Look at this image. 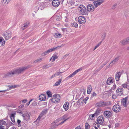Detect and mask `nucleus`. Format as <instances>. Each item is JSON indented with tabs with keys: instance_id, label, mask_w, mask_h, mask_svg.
Instances as JSON below:
<instances>
[{
	"instance_id": "1",
	"label": "nucleus",
	"mask_w": 129,
	"mask_h": 129,
	"mask_svg": "<svg viewBox=\"0 0 129 129\" xmlns=\"http://www.w3.org/2000/svg\"><path fill=\"white\" fill-rule=\"evenodd\" d=\"M31 66L28 65L26 66L23 67L19 69L11 71L5 74L4 78L10 77L13 76L15 74L19 75L22 73L25 70L31 67Z\"/></svg>"
},
{
	"instance_id": "2",
	"label": "nucleus",
	"mask_w": 129,
	"mask_h": 129,
	"mask_svg": "<svg viewBox=\"0 0 129 129\" xmlns=\"http://www.w3.org/2000/svg\"><path fill=\"white\" fill-rule=\"evenodd\" d=\"M111 104V102L109 101H101L97 103L95 105L96 106L98 107H102L108 106Z\"/></svg>"
},
{
	"instance_id": "3",
	"label": "nucleus",
	"mask_w": 129,
	"mask_h": 129,
	"mask_svg": "<svg viewBox=\"0 0 129 129\" xmlns=\"http://www.w3.org/2000/svg\"><path fill=\"white\" fill-rule=\"evenodd\" d=\"M78 10H80V14L83 15H87L88 13L86 12L85 7L83 5H80L78 8Z\"/></svg>"
},
{
	"instance_id": "4",
	"label": "nucleus",
	"mask_w": 129,
	"mask_h": 129,
	"mask_svg": "<svg viewBox=\"0 0 129 129\" xmlns=\"http://www.w3.org/2000/svg\"><path fill=\"white\" fill-rule=\"evenodd\" d=\"M60 97L59 94L54 95L52 98L50 99L51 101L53 103H57L59 102L60 100Z\"/></svg>"
},
{
	"instance_id": "5",
	"label": "nucleus",
	"mask_w": 129,
	"mask_h": 129,
	"mask_svg": "<svg viewBox=\"0 0 129 129\" xmlns=\"http://www.w3.org/2000/svg\"><path fill=\"white\" fill-rule=\"evenodd\" d=\"M11 33L9 31H6L3 33V36L6 40L9 39L11 38Z\"/></svg>"
},
{
	"instance_id": "6",
	"label": "nucleus",
	"mask_w": 129,
	"mask_h": 129,
	"mask_svg": "<svg viewBox=\"0 0 129 129\" xmlns=\"http://www.w3.org/2000/svg\"><path fill=\"white\" fill-rule=\"evenodd\" d=\"M86 21V18L82 16H79L78 18V21L80 24H83Z\"/></svg>"
},
{
	"instance_id": "7",
	"label": "nucleus",
	"mask_w": 129,
	"mask_h": 129,
	"mask_svg": "<svg viewBox=\"0 0 129 129\" xmlns=\"http://www.w3.org/2000/svg\"><path fill=\"white\" fill-rule=\"evenodd\" d=\"M69 118H67L66 119H65L63 121L61 122L60 123H59L58 124H55V123H56V122L57 121V122H58L59 121L58 120H56L54 122H53L52 123V124H55L54 126H53L52 127V126L51 128L52 129V127H53V128H55L56 127L58 126L59 125H61V124L63 123L64 122L67 120Z\"/></svg>"
},
{
	"instance_id": "8",
	"label": "nucleus",
	"mask_w": 129,
	"mask_h": 129,
	"mask_svg": "<svg viewBox=\"0 0 129 129\" xmlns=\"http://www.w3.org/2000/svg\"><path fill=\"white\" fill-rule=\"evenodd\" d=\"M104 116L107 118H109L112 116V112L109 111H105L104 112Z\"/></svg>"
},
{
	"instance_id": "9",
	"label": "nucleus",
	"mask_w": 129,
	"mask_h": 129,
	"mask_svg": "<svg viewBox=\"0 0 129 129\" xmlns=\"http://www.w3.org/2000/svg\"><path fill=\"white\" fill-rule=\"evenodd\" d=\"M121 109L120 106L118 104L115 105L113 106V110L116 113L120 111Z\"/></svg>"
},
{
	"instance_id": "10",
	"label": "nucleus",
	"mask_w": 129,
	"mask_h": 129,
	"mask_svg": "<svg viewBox=\"0 0 129 129\" xmlns=\"http://www.w3.org/2000/svg\"><path fill=\"white\" fill-rule=\"evenodd\" d=\"M15 86H10V85L5 86H4V88L6 89L0 91V92H3L9 90H10L12 88H16Z\"/></svg>"
},
{
	"instance_id": "11",
	"label": "nucleus",
	"mask_w": 129,
	"mask_h": 129,
	"mask_svg": "<svg viewBox=\"0 0 129 129\" xmlns=\"http://www.w3.org/2000/svg\"><path fill=\"white\" fill-rule=\"evenodd\" d=\"M97 121L101 124H103L104 122V117L103 116H99L97 118Z\"/></svg>"
},
{
	"instance_id": "12",
	"label": "nucleus",
	"mask_w": 129,
	"mask_h": 129,
	"mask_svg": "<svg viewBox=\"0 0 129 129\" xmlns=\"http://www.w3.org/2000/svg\"><path fill=\"white\" fill-rule=\"evenodd\" d=\"M94 9V7L93 5L89 4L87 7V10L89 12H92Z\"/></svg>"
},
{
	"instance_id": "13",
	"label": "nucleus",
	"mask_w": 129,
	"mask_h": 129,
	"mask_svg": "<svg viewBox=\"0 0 129 129\" xmlns=\"http://www.w3.org/2000/svg\"><path fill=\"white\" fill-rule=\"evenodd\" d=\"M116 93L118 96H121L123 94V89L121 88H119L116 90Z\"/></svg>"
},
{
	"instance_id": "14",
	"label": "nucleus",
	"mask_w": 129,
	"mask_h": 129,
	"mask_svg": "<svg viewBox=\"0 0 129 129\" xmlns=\"http://www.w3.org/2000/svg\"><path fill=\"white\" fill-rule=\"evenodd\" d=\"M104 1V0H99L94 1L93 3L95 7L96 8L98 6L100 5L103 3Z\"/></svg>"
},
{
	"instance_id": "15",
	"label": "nucleus",
	"mask_w": 129,
	"mask_h": 129,
	"mask_svg": "<svg viewBox=\"0 0 129 129\" xmlns=\"http://www.w3.org/2000/svg\"><path fill=\"white\" fill-rule=\"evenodd\" d=\"M127 97L123 98L121 101V104L125 107H126L127 105Z\"/></svg>"
},
{
	"instance_id": "16",
	"label": "nucleus",
	"mask_w": 129,
	"mask_h": 129,
	"mask_svg": "<svg viewBox=\"0 0 129 129\" xmlns=\"http://www.w3.org/2000/svg\"><path fill=\"white\" fill-rule=\"evenodd\" d=\"M60 2L57 0H54L52 2V5L54 7H57L59 5Z\"/></svg>"
},
{
	"instance_id": "17",
	"label": "nucleus",
	"mask_w": 129,
	"mask_h": 129,
	"mask_svg": "<svg viewBox=\"0 0 129 129\" xmlns=\"http://www.w3.org/2000/svg\"><path fill=\"white\" fill-rule=\"evenodd\" d=\"M39 99L41 101H44L46 99V95L44 94H41L40 95L39 97Z\"/></svg>"
},
{
	"instance_id": "18",
	"label": "nucleus",
	"mask_w": 129,
	"mask_h": 129,
	"mask_svg": "<svg viewBox=\"0 0 129 129\" xmlns=\"http://www.w3.org/2000/svg\"><path fill=\"white\" fill-rule=\"evenodd\" d=\"M119 57H116L115 59L113 60L110 63V64L107 67V68H109V67H110L111 66V64L112 63V64H114L116 62L118 61V60H119Z\"/></svg>"
},
{
	"instance_id": "19",
	"label": "nucleus",
	"mask_w": 129,
	"mask_h": 129,
	"mask_svg": "<svg viewBox=\"0 0 129 129\" xmlns=\"http://www.w3.org/2000/svg\"><path fill=\"white\" fill-rule=\"evenodd\" d=\"M121 75V73L120 72H118L115 75V79L116 81H118L119 78Z\"/></svg>"
},
{
	"instance_id": "20",
	"label": "nucleus",
	"mask_w": 129,
	"mask_h": 129,
	"mask_svg": "<svg viewBox=\"0 0 129 129\" xmlns=\"http://www.w3.org/2000/svg\"><path fill=\"white\" fill-rule=\"evenodd\" d=\"M29 23L26 22L22 25L21 27V29L22 30H24L25 28H27L28 26Z\"/></svg>"
},
{
	"instance_id": "21",
	"label": "nucleus",
	"mask_w": 129,
	"mask_h": 129,
	"mask_svg": "<svg viewBox=\"0 0 129 129\" xmlns=\"http://www.w3.org/2000/svg\"><path fill=\"white\" fill-rule=\"evenodd\" d=\"M113 80L112 77L108 78L107 81V83L108 84H110L113 82Z\"/></svg>"
},
{
	"instance_id": "22",
	"label": "nucleus",
	"mask_w": 129,
	"mask_h": 129,
	"mask_svg": "<svg viewBox=\"0 0 129 129\" xmlns=\"http://www.w3.org/2000/svg\"><path fill=\"white\" fill-rule=\"evenodd\" d=\"M16 113H15L11 114L10 115V118L12 121L13 123L15 122V121L14 119V117Z\"/></svg>"
},
{
	"instance_id": "23",
	"label": "nucleus",
	"mask_w": 129,
	"mask_h": 129,
	"mask_svg": "<svg viewBox=\"0 0 129 129\" xmlns=\"http://www.w3.org/2000/svg\"><path fill=\"white\" fill-rule=\"evenodd\" d=\"M58 57V56L57 55L54 54L50 59V61L52 60V62L55 59H57Z\"/></svg>"
},
{
	"instance_id": "24",
	"label": "nucleus",
	"mask_w": 129,
	"mask_h": 129,
	"mask_svg": "<svg viewBox=\"0 0 129 129\" xmlns=\"http://www.w3.org/2000/svg\"><path fill=\"white\" fill-rule=\"evenodd\" d=\"M120 43L122 45H124L128 44L126 39L121 40L120 41Z\"/></svg>"
},
{
	"instance_id": "25",
	"label": "nucleus",
	"mask_w": 129,
	"mask_h": 129,
	"mask_svg": "<svg viewBox=\"0 0 129 129\" xmlns=\"http://www.w3.org/2000/svg\"><path fill=\"white\" fill-rule=\"evenodd\" d=\"M64 45V44H62L60 46H58L57 47H53L52 48L50 49V50L51 52L54 51L56 49H57L61 47H62Z\"/></svg>"
},
{
	"instance_id": "26",
	"label": "nucleus",
	"mask_w": 129,
	"mask_h": 129,
	"mask_svg": "<svg viewBox=\"0 0 129 129\" xmlns=\"http://www.w3.org/2000/svg\"><path fill=\"white\" fill-rule=\"evenodd\" d=\"M5 42L2 37H0V45L4 46L5 44Z\"/></svg>"
},
{
	"instance_id": "27",
	"label": "nucleus",
	"mask_w": 129,
	"mask_h": 129,
	"mask_svg": "<svg viewBox=\"0 0 129 129\" xmlns=\"http://www.w3.org/2000/svg\"><path fill=\"white\" fill-rule=\"evenodd\" d=\"M69 104V103L68 102H66L64 104L63 106V107L64 109H65L66 111H67L68 109V105Z\"/></svg>"
},
{
	"instance_id": "28",
	"label": "nucleus",
	"mask_w": 129,
	"mask_h": 129,
	"mask_svg": "<svg viewBox=\"0 0 129 129\" xmlns=\"http://www.w3.org/2000/svg\"><path fill=\"white\" fill-rule=\"evenodd\" d=\"M50 50V49H49L47 51H45L43 53H42V55L45 56L47 55L50 52H51Z\"/></svg>"
},
{
	"instance_id": "29",
	"label": "nucleus",
	"mask_w": 129,
	"mask_h": 129,
	"mask_svg": "<svg viewBox=\"0 0 129 129\" xmlns=\"http://www.w3.org/2000/svg\"><path fill=\"white\" fill-rule=\"evenodd\" d=\"M82 70V68L81 67L77 70H76L72 74L74 75H75L78 72L81 71Z\"/></svg>"
},
{
	"instance_id": "30",
	"label": "nucleus",
	"mask_w": 129,
	"mask_h": 129,
	"mask_svg": "<svg viewBox=\"0 0 129 129\" xmlns=\"http://www.w3.org/2000/svg\"><path fill=\"white\" fill-rule=\"evenodd\" d=\"M87 93L88 94L90 93L92 90V87L91 85H89L87 87Z\"/></svg>"
},
{
	"instance_id": "31",
	"label": "nucleus",
	"mask_w": 129,
	"mask_h": 129,
	"mask_svg": "<svg viewBox=\"0 0 129 129\" xmlns=\"http://www.w3.org/2000/svg\"><path fill=\"white\" fill-rule=\"evenodd\" d=\"M98 123H95L93 124V126L95 129H98L100 125Z\"/></svg>"
},
{
	"instance_id": "32",
	"label": "nucleus",
	"mask_w": 129,
	"mask_h": 129,
	"mask_svg": "<svg viewBox=\"0 0 129 129\" xmlns=\"http://www.w3.org/2000/svg\"><path fill=\"white\" fill-rule=\"evenodd\" d=\"M101 111V110L100 109H97L96 110V112L94 113L95 114V115L96 116L97 115H99Z\"/></svg>"
},
{
	"instance_id": "33",
	"label": "nucleus",
	"mask_w": 129,
	"mask_h": 129,
	"mask_svg": "<svg viewBox=\"0 0 129 129\" xmlns=\"http://www.w3.org/2000/svg\"><path fill=\"white\" fill-rule=\"evenodd\" d=\"M42 60V58H40L39 59H38L35 61H34L33 63H36L37 62H39L41 61Z\"/></svg>"
},
{
	"instance_id": "34",
	"label": "nucleus",
	"mask_w": 129,
	"mask_h": 129,
	"mask_svg": "<svg viewBox=\"0 0 129 129\" xmlns=\"http://www.w3.org/2000/svg\"><path fill=\"white\" fill-rule=\"evenodd\" d=\"M62 81L61 79H59L58 81L56 82L55 84L54 85L55 86H57L60 85V83Z\"/></svg>"
},
{
	"instance_id": "35",
	"label": "nucleus",
	"mask_w": 129,
	"mask_h": 129,
	"mask_svg": "<svg viewBox=\"0 0 129 129\" xmlns=\"http://www.w3.org/2000/svg\"><path fill=\"white\" fill-rule=\"evenodd\" d=\"M2 124L6 125H7V123L6 121H4L3 120H0V125Z\"/></svg>"
},
{
	"instance_id": "36",
	"label": "nucleus",
	"mask_w": 129,
	"mask_h": 129,
	"mask_svg": "<svg viewBox=\"0 0 129 129\" xmlns=\"http://www.w3.org/2000/svg\"><path fill=\"white\" fill-rule=\"evenodd\" d=\"M54 36L56 38H60L61 36V34L59 33H57L55 34Z\"/></svg>"
},
{
	"instance_id": "37",
	"label": "nucleus",
	"mask_w": 129,
	"mask_h": 129,
	"mask_svg": "<svg viewBox=\"0 0 129 129\" xmlns=\"http://www.w3.org/2000/svg\"><path fill=\"white\" fill-rule=\"evenodd\" d=\"M95 116H96V115L94 114H93L90 115H89V117L88 118V119H93Z\"/></svg>"
},
{
	"instance_id": "38",
	"label": "nucleus",
	"mask_w": 129,
	"mask_h": 129,
	"mask_svg": "<svg viewBox=\"0 0 129 129\" xmlns=\"http://www.w3.org/2000/svg\"><path fill=\"white\" fill-rule=\"evenodd\" d=\"M47 110L46 109L45 110L42 111L41 113V116H42L43 115H44L47 112Z\"/></svg>"
},
{
	"instance_id": "39",
	"label": "nucleus",
	"mask_w": 129,
	"mask_h": 129,
	"mask_svg": "<svg viewBox=\"0 0 129 129\" xmlns=\"http://www.w3.org/2000/svg\"><path fill=\"white\" fill-rule=\"evenodd\" d=\"M47 94L49 97H52V94L50 91H48L47 92Z\"/></svg>"
},
{
	"instance_id": "40",
	"label": "nucleus",
	"mask_w": 129,
	"mask_h": 129,
	"mask_svg": "<svg viewBox=\"0 0 129 129\" xmlns=\"http://www.w3.org/2000/svg\"><path fill=\"white\" fill-rule=\"evenodd\" d=\"M89 98L88 97H86L82 101H81V103H84L85 104H86V101Z\"/></svg>"
},
{
	"instance_id": "41",
	"label": "nucleus",
	"mask_w": 129,
	"mask_h": 129,
	"mask_svg": "<svg viewBox=\"0 0 129 129\" xmlns=\"http://www.w3.org/2000/svg\"><path fill=\"white\" fill-rule=\"evenodd\" d=\"M51 67L50 65H46L45 66H44L43 67V68L44 69H46L47 68H48L49 67Z\"/></svg>"
},
{
	"instance_id": "42",
	"label": "nucleus",
	"mask_w": 129,
	"mask_h": 129,
	"mask_svg": "<svg viewBox=\"0 0 129 129\" xmlns=\"http://www.w3.org/2000/svg\"><path fill=\"white\" fill-rule=\"evenodd\" d=\"M85 128L86 129H88L90 127V126L87 123H86L85 124Z\"/></svg>"
},
{
	"instance_id": "43",
	"label": "nucleus",
	"mask_w": 129,
	"mask_h": 129,
	"mask_svg": "<svg viewBox=\"0 0 129 129\" xmlns=\"http://www.w3.org/2000/svg\"><path fill=\"white\" fill-rule=\"evenodd\" d=\"M106 33H104L102 35V41H103L105 39V37H106Z\"/></svg>"
},
{
	"instance_id": "44",
	"label": "nucleus",
	"mask_w": 129,
	"mask_h": 129,
	"mask_svg": "<svg viewBox=\"0 0 129 129\" xmlns=\"http://www.w3.org/2000/svg\"><path fill=\"white\" fill-rule=\"evenodd\" d=\"M61 18V16L60 15H58L56 16V19L57 20L59 21L60 20Z\"/></svg>"
},
{
	"instance_id": "45",
	"label": "nucleus",
	"mask_w": 129,
	"mask_h": 129,
	"mask_svg": "<svg viewBox=\"0 0 129 129\" xmlns=\"http://www.w3.org/2000/svg\"><path fill=\"white\" fill-rule=\"evenodd\" d=\"M102 41H101L99 42L97 45H96L94 48L93 50L94 51L96 48H97L101 44Z\"/></svg>"
},
{
	"instance_id": "46",
	"label": "nucleus",
	"mask_w": 129,
	"mask_h": 129,
	"mask_svg": "<svg viewBox=\"0 0 129 129\" xmlns=\"http://www.w3.org/2000/svg\"><path fill=\"white\" fill-rule=\"evenodd\" d=\"M72 25L73 26L77 27L78 26V24L77 23L74 22L72 23Z\"/></svg>"
},
{
	"instance_id": "47",
	"label": "nucleus",
	"mask_w": 129,
	"mask_h": 129,
	"mask_svg": "<svg viewBox=\"0 0 129 129\" xmlns=\"http://www.w3.org/2000/svg\"><path fill=\"white\" fill-rule=\"evenodd\" d=\"M27 101V100L26 99H25L21 101L20 102V103H21V102L22 103H25Z\"/></svg>"
},
{
	"instance_id": "48",
	"label": "nucleus",
	"mask_w": 129,
	"mask_h": 129,
	"mask_svg": "<svg viewBox=\"0 0 129 129\" xmlns=\"http://www.w3.org/2000/svg\"><path fill=\"white\" fill-rule=\"evenodd\" d=\"M62 73L61 72H58L55 73L54 75L55 77L58 76L60 75V74H61Z\"/></svg>"
},
{
	"instance_id": "49",
	"label": "nucleus",
	"mask_w": 129,
	"mask_h": 129,
	"mask_svg": "<svg viewBox=\"0 0 129 129\" xmlns=\"http://www.w3.org/2000/svg\"><path fill=\"white\" fill-rule=\"evenodd\" d=\"M42 116H41V114L40 115V116H39L38 118L36 120V121L37 122H38L40 120Z\"/></svg>"
},
{
	"instance_id": "50",
	"label": "nucleus",
	"mask_w": 129,
	"mask_h": 129,
	"mask_svg": "<svg viewBox=\"0 0 129 129\" xmlns=\"http://www.w3.org/2000/svg\"><path fill=\"white\" fill-rule=\"evenodd\" d=\"M74 76V75H73V74L72 73V74L70 75L69 76H68L67 77V79H69V78H71L72 77H73Z\"/></svg>"
},
{
	"instance_id": "51",
	"label": "nucleus",
	"mask_w": 129,
	"mask_h": 129,
	"mask_svg": "<svg viewBox=\"0 0 129 129\" xmlns=\"http://www.w3.org/2000/svg\"><path fill=\"white\" fill-rule=\"evenodd\" d=\"M21 122V121L19 120H17V123L18 126H21V125L20 124V123Z\"/></svg>"
},
{
	"instance_id": "52",
	"label": "nucleus",
	"mask_w": 129,
	"mask_h": 129,
	"mask_svg": "<svg viewBox=\"0 0 129 129\" xmlns=\"http://www.w3.org/2000/svg\"><path fill=\"white\" fill-rule=\"evenodd\" d=\"M117 6V4H114L113 5L112 9H115V7H116Z\"/></svg>"
},
{
	"instance_id": "53",
	"label": "nucleus",
	"mask_w": 129,
	"mask_h": 129,
	"mask_svg": "<svg viewBox=\"0 0 129 129\" xmlns=\"http://www.w3.org/2000/svg\"><path fill=\"white\" fill-rule=\"evenodd\" d=\"M122 87H123L124 88H126L127 87V85L126 84H124L122 85Z\"/></svg>"
},
{
	"instance_id": "54",
	"label": "nucleus",
	"mask_w": 129,
	"mask_h": 129,
	"mask_svg": "<svg viewBox=\"0 0 129 129\" xmlns=\"http://www.w3.org/2000/svg\"><path fill=\"white\" fill-rule=\"evenodd\" d=\"M55 76L54 75V74L53 75H52L51 77H50L49 78V79H52V78H53L54 77H55Z\"/></svg>"
},
{
	"instance_id": "55",
	"label": "nucleus",
	"mask_w": 129,
	"mask_h": 129,
	"mask_svg": "<svg viewBox=\"0 0 129 129\" xmlns=\"http://www.w3.org/2000/svg\"><path fill=\"white\" fill-rule=\"evenodd\" d=\"M55 76L54 75V74L53 75H52L51 77H50L49 78V79H52V78H53L54 77H55Z\"/></svg>"
},
{
	"instance_id": "56",
	"label": "nucleus",
	"mask_w": 129,
	"mask_h": 129,
	"mask_svg": "<svg viewBox=\"0 0 129 129\" xmlns=\"http://www.w3.org/2000/svg\"><path fill=\"white\" fill-rule=\"evenodd\" d=\"M126 40L127 41V42L128 43H129V37H128L126 39Z\"/></svg>"
},
{
	"instance_id": "57",
	"label": "nucleus",
	"mask_w": 129,
	"mask_h": 129,
	"mask_svg": "<svg viewBox=\"0 0 129 129\" xmlns=\"http://www.w3.org/2000/svg\"><path fill=\"white\" fill-rule=\"evenodd\" d=\"M36 105V102H34L32 104V105L33 106H35Z\"/></svg>"
},
{
	"instance_id": "58",
	"label": "nucleus",
	"mask_w": 129,
	"mask_h": 129,
	"mask_svg": "<svg viewBox=\"0 0 129 129\" xmlns=\"http://www.w3.org/2000/svg\"><path fill=\"white\" fill-rule=\"evenodd\" d=\"M116 98V96L115 95H112V98L113 99H115Z\"/></svg>"
},
{
	"instance_id": "59",
	"label": "nucleus",
	"mask_w": 129,
	"mask_h": 129,
	"mask_svg": "<svg viewBox=\"0 0 129 129\" xmlns=\"http://www.w3.org/2000/svg\"><path fill=\"white\" fill-rule=\"evenodd\" d=\"M116 86L115 84H114L113 86V89L115 90V89L116 88Z\"/></svg>"
},
{
	"instance_id": "60",
	"label": "nucleus",
	"mask_w": 129,
	"mask_h": 129,
	"mask_svg": "<svg viewBox=\"0 0 129 129\" xmlns=\"http://www.w3.org/2000/svg\"><path fill=\"white\" fill-rule=\"evenodd\" d=\"M0 129H4V126L3 125H1L0 126Z\"/></svg>"
},
{
	"instance_id": "61",
	"label": "nucleus",
	"mask_w": 129,
	"mask_h": 129,
	"mask_svg": "<svg viewBox=\"0 0 129 129\" xmlns=\"http://www.w3.org/2000/svg\"><path fill=\"white\" fill-rule=\"evenodd\" d=\"M96 95V94L95 92H93V93L92 95L93 96H95Z\"/></svg>"
},
{
	"instance_id": "62",
	"label": "nucleus",
	"mask_w": 129,
	"mask_h": 129,
	"mask_svg": "<svg viewBox=\"0 0 129 129\" xmlns=\"http://www.w3.org/2000/svg\"><path fill=\"white\" fill-rule=\"evenodd\" d=\"M75 129H81V128L80 126H78L76 127Z\"/></svg>"
},
{
	"instance_id": "63",
	"label": "nucleus",
	"mask_w": 129,
	"mask_h": 129,
	"mask_svg": "<svg viewBox=\"0 0 129 129\" xmlns=\"http://www.w3.org/2000/svg\"><path fill=\"white\" fill-rule=\"evenodd\" d=\"M24 104H21L20 106H19V107L20 108H22L24 107Z\"/></svg>"
},
{
	"instance_id": "64",
	"label": "nucleus",
	"mask_w": 129,
	"mask_h": 129,
	"mask_svg": "<svg viewBox=\"0 0 129 129\" xmlns=\"http://www.w3.org/2000/svg\"><path fill=\"white\" fill-rule=\"evenodd\" d=\"M108 127L109 128H110L112 127V124H110L108 125Z\"/></svg>"
}]
</instances>
